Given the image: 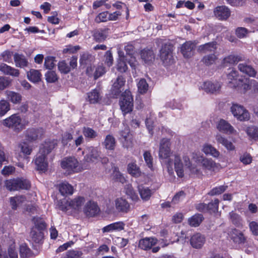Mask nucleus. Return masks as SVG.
<instances>
[{
	"mask_svg": "<svg viewBox=\"0 0 258 258\" xmlns=\"http://www.w3.org/2000/svg\"><path fill=\"white\" fill-rule=\"evenodd\" d=\"M174 169L179 177H183L184 175H200L202 174L201 169L192 164L187 156H183L181 158L179 155L174 156Z\"/></svg>",
	"mask_w": 258,
	"mask_h": 258,
	"instance_id": "nucleus-1",
	"label": "nucleus"
},
{
	"mask_svg": "<svg viewBox=\"0 0 258 258\" xmlns=\"http://www.w3.org/2000/svg\"><path fill=\"white\" fill-rule=\"evenodd\" d=\"M170 146L169 140L163 139L160 144L159 156L166 164L169 173L171 174L173 173V169L172 162L169 158L171 155Z\"/></svg>",
	"mask_w": 258,
	"mask_h": 258,
	"instance_id": "nucleus-2",
	"label": "nucleus"
},
{
	"mask_svg": "<svg viewBox=\"0 0 258 258\" xmlns=\"http://www.w3.org/2000/svg\"><path fill=\"white\" fill-rule=\"evenodd\" d=\"M86 155L84 156V162L82 164V169L91 168V164H96L100 161L101 152L97 147H88L86 149Z\"/></svg>",
	"mask_w": 258,
	"mask_h": 258,
	"instance_id": "nucleus-3",
	"label": "nucleus"
},
{
	"mask_svg": "<svg viewBox=\"0 0 258 258\" xmlns=\"http://www.w3.org/2000/svg\"><path fill=\"white\" fill-rule=\"evenodd\" d=\"M5 185L10 191L28 189L30 187V182L26 179L18 178L6 180Z\"/></svg>",
	"mask_w": 258,
	"mask_h": 258,
	"instance_id": "nucleus-4",
	"label": "nucleus"
},
{
	"mask_svg": "<svg viewBox=\"0 0 258 258\" xmlns=\"http://www.w3.org/2000/svg\"><path fill=\"white\" fill-rule=\"evenodd\" d=\"M192 159L197 163H201L205 170L214 171L218 166V164L212 159L206 158L200 153H193Z\"/></svg>",
	"mask_w": 258,
	"mask_h": 258,
	"instance_id": "nucleus-5",
	"label": "nucleus"
},
{
	"mask_svg": "<svg viewBox=\"0 0 258 258\" xmlns=\"http://www.w3.org/2000/svg\"><path fill=\"white\" fill-rule=\"evenodd\" d=\"M119 105L120 109L124 114L132 110L133 107V99L130 91L126 90L121 95Z\"/></svg>",
	"mask_w": 258,
	"mask_h": 258,
	"instance_id": "nucleus-6",
	"label": "nucleus"
},
{
	"mask_svg": "<svg viewBox=\"0 0 258 258\" xmlns=\"http://www.w3.org/2000/svg\"><path fill=\"white\" fill-rule=\"evenodd\" d=\"M230 111L233 116L239 121H247L250 118V114L243 106L233 104L230 108Z\"/></svg>",
	"mask_w": 258,
	"mask_h": 258,
	"instance_id": "nucleus-7",
	"label": "nucleus"
},
{
	"mask_svg": "<svg viewBox=\"0 0 258 258\" xmlns=\"http://www.w3.org/2000/svg\"><path fill=\"white\" fill-rule=\"evenodd\" d=\"M4 125L9 128H12L14 131L19 132L24 128V124L20 116L17 114H13L3 121Z\"/></svg>",
	"mask_w": 258,
	"mask_h": 258,
	"instance_id": "nucleus-8",
	"label": "nucleus"
},
{
	"mask_svg": "<svg viewBox=\"0 0 258 258\" xmlns=\"http://www.w3.org/2000/svg\"><path fill=\"white\" fill-rule=\"evenodd\" d=\"M160 57L165 66L173 63L174 59L172 55V47L167 44L163 45L160 50Z\"/></svg>",
	"mask_w": 258,
	"mask_h": 258,
	"instance_id": "nucleus-9",
	"label": "nucleus"
},
{
	"mask_svg": "<svg viewBox=\"0 0 258 258\" xmlns=\"http://www.w3.org/2000/svg\"><path fill=\"white\" fill-rule=\"evenodd\" d=\"M79 162L74 157L64 158L61 162V167L68 174L78 172Z\"/></svg>",
	"mask_w": 258,
	"mask_h": 258,
	"instance_id": "nucleus-10",
	"label": "nucleus"
},
{
	"mask_svg": "<svg viewBox=\"0 0 258 258\" xmlns=\"http://www.w3.org/2000/svg\"><path fill=\"white\" fill-rule=\"evenodd\" d=\"M46 156L40 152L36 155L35 159V164L36 169L42 172H45L47 170L48 162L46 160Z\"/></svg>",
	"mask_w": 258,
	"mask_h": 258,
	"instance_id": "nucleus-11",
	"label": "nucleus"
},
{
	"mask_svg": "<svg viewBox=\"0 0 258 258\" xmlns=\"http://www.w3.org/2000/svg\"><path fill=\"white\" fill-rule=\"evenodd\" d=\"M196 44L191 41H186L180 47V52L185 58H189L194 54Z\"/></svg>",
	"mask_w": 258,
	"mask_h": 258,
	"instance_id": "nucleus-12",
	"label": "nucleus"
},
{
	"mask_svg": "<svg viewBox=\"0 0 258 258\" xmlns=\"http://www.w3.org/2000/svg\"><path fill=\"white\" fill-rule=\"evenodd\" d=\"M217 128L220 132L226 134H237V131L234 127L224 119H220L218 121Z\"/></svg>",
	"mask_w": 258,
	"mask_h": 258,
	"instance_id": "nucleus-13",
	"label": "nucleus"
},
{
	"mask_svg": "<svg viewBox=\"0 0 258 258\" xmlns=\"http://www.w3.org/2000/svg\"><path fill=\"white\" fill-rule=\"evenodd\" d=\"M114 204L116 210L119 212L126 213L130 210V204L122 198H116L114 201Z\"/></svg>",
	"mask_w": 258,
	"mask_h": 258,
	"instance_id": "nucleus-14",
	"label": "nucleus"
},
{
	"mask_svg": "<svg viewBox=\"0 0 258 258\" xmlns=\"http://www.w3.org/2000/svg\"><path fill=\"white\" fill-rule=\"evenodd\" d=\"M214 13L218 19L225 20L230 17V10L225 6H218L214 9Z\"/></svg>",
	"mask_w": 258,
	"mask_h": 258,
	"instance_id": "nucleus-15",
	"label": "nucleus"
},
{
	"mask_svg": "<svg viewBox=\"0 0 258 258\" xmlns=\"http://www.w3.org/2000/svg\"><path fill=\"white\" fill-rule=\"evenodd\" d=\"M157 242V239L155 237H145L140 240L139 247L143 250H147L150 249L153 246L156 245Z\"/></svg>",
	"mask_w": 258,
	"mask_h": 258,
	"instance_id": "nucleus-16",
	"label": "nucleus"
},
{
	"mask_svg": "<svg viewBox=\"0 0 258 258\" xmlns=\"http://www.w3.org/2000/svg\"><path fill=\"white\" fill-rule=\"evenodd\" d=\"M44 131L42 128H31L27 131L26 137L27 140L32 142L40 139Z\"/></svg>",
	"mask_w": 258,
	"mask_h": 258,
	"instance_id": "nucleus-17",
	"label": "nucleus"
},
{
	"mask_svg": "<svg viewBox=\"0 0 258 258\" xmlns=\"http://www.w3.org/2000/svg\"><path fill=\"white\" fill-rule=\"evenodd\" d=\"M205 241V236L199 233L194 234L190 240L191 246L195 248H201L204 244Z\"/></svg>",
	"mask_w": 258,
	"mask_h": 258,
	"instance_id": "nucleus-18",
	"label": "nucleus"
},
{
	"mask_svg": "<svg viewBox=\"0 0 258 258\" xmlns=\"http://www.w3.org/2000/svg\"><path fill=\"white\" fill-rule=\"evenodd\" d=\"M202 88L207 92L213 93L220 89L221 84L217 81H207L204 83Z\"/></svg>",
	"mask_w": 258,
	"mask_h": 258,
	"instance_id": "nucleus-19",
	"label": "nucleus"
},
{
	"mask_svg": "<svg viewBox=\"0 0 258 258\" xmlns=\"http://www.w3.org/2000/svg\"><path fill=\"white\" fill-rule=\"evenodd\" d=\"M125 224L122 221L111 223L104 227L102 230L103 232H111L113 231H120L124 229Z\"/></svg>",
	"mask_w": 258,
	"mask_h": 258,
	"instance_id": "nucleus-20",
	"label": "nucleus"
},
{
	"mask_svg": "<svg viewBox=\"0 0 258 258\" xmlns=\"http://www.w3.org/2000/svg\"><path fill=\"white\" fill-rule=\"evenodd\" d=\"M238 70L250 77L255 78L257 74L256 70L250 65L246 63H241L238 66Z\"/></svg>",
	"mask_w": 258,
	"mask_h": 258,
	"instance_id": "nucleus-21",
	"label": "nucleus"
},
{
	"mask_svg": "<svg viewBox=\"0 0 258 258\" xmlns=\"http://www.w3.org/2000/svg\"><path fill=\"white\" fill-rule=\"evenodd\" d=\"M138 189L141 199L144 201H149L154 193L152 189L142 184L138 186Z\"/></svg>",
	"mask_w": 258,
	"mask_h": 258,
	"instance_id": "nucleus-22",
	"label": "nucleus"
},
{
	"mask_svg": "<svg viewBox=\"0 0 258 258\" xmlns=\"http://www.w3.org/2000/svg\"><path fill=\"white\" fill-rule=\"evenodd\" d=\"M125 82V79L121 76L117 78L112 88V93L113 95L116 97L119 95L123 90L122 87L124 86Z\"/></svg>",
	"mask_w": 258,
	"mask_h": 258,
	"instance_id": "nucleus-23",
	"label": "nucleus"
},
{
	"mask_svg": "<svg viewBox=\"0 0 258 258\" xmlns=\"http://www.w3.org/2000/svg\"><path fill=\"white\" fill-rule=\"evenodd\" d=\"M116 145V142L115 138L112 135L108 134L104 138L102 142L103 146L105 149L113 151L115 149Z\"/></svg>",
	"mask_w": 258,
	"mask_h": 258,
	"instance_id": "nucleus-24",
	"label": "nucleus"
},
{
	"mask_svg": "<svg viewBox=\"0 0 258 258\" xmlns=\"http://www.w3.org/2000/svg\"><path fill=\"white\" fill-rule=\"evenodd\" d=\"M19 148L20 149V153L22 154V155H19V157L21 158H27L31 154L33 151V146L27 142L20 143L19 145Z\"/></svg>",
	"mask_w": 258,
	"mask_h": 258,
	"instance_id": "nucleus-25",
	"label": "nucleus"
},
{
	"mask_svg": "<svg viewBox=\"0 0 258 258\" xmlns=\"http://www.w3.org/2000/svg\"><path fill=\"white\" fill-rule=\"evenodd\" d=\"M202 150L206 155H210L215 158H218L220 155L219 151L212 145L208 143L203 145Z\"/></svg>",
	"mask_w": 258,
	"mask_h": 258,
	"instance_id": "nucleus-26",
	"label": "nucleus"
},
{
	"mask_svg": "<svg viewBox=\"0 0 258 258\" xmlns=\"http://www.w3.org/2000/svg\"><path fill=\"white\" fill-rule=\"evenodd\" d=\"M84 212L89 216H93L99 212V209L96 203L93 202H88L84 208Z\"/></svg>",
	"mask_w": 258,
	"mask_h": 258,
	"instance_id": "nucleus-27",
	"label": "nucleus"
},
{
	"mask_svg": "<svg viewBox=\"0 0 258 258\" xmlns=\"http://www.w3.org/2000/svg\"><path fill=\"white\" fill-rule=\"evenodd\" d=\"M215 138L218 143L222 144L228 150L233 151L235 149V147L233 143L221 135L219 134H217Z\"/></svg>",
	"mask_w": 258,
	"mask_h": 258,
	"instance_id": "nucleus-28",
	"label": "nucleus"
},
{
	"mask_svg": "<svg viewBox=\"0 0 258 258\" xmlns=\"http://www.w3.org/2000/svg\"><path fill=\"white\" fill-rule=\"evenodd\" d=\"M0 71L6 75H11L14 77H18L19 71L12 68L5 63H2L0 65Z\"/></svg>",
	"mask_w": 258,
	"mask_h": 258,
	"instance_id": "nucleus-29",
	"label": "nucleus"
},
{
	"mask_svg": "<svg viewBox=\"0 0 258 258\" xmlns=\"http://www.w3.org/2000/svg\"><path fill=\"white\" fill-rule=\"evenodd\" d=\"M229 236L231 239L235 243H243L245 240L243 234L236 229H233L230 232Z\"/></svg>",
	"mask_w": 258,
	"mask_h": 258,
	"instance_id": "nucleus-30",
	"label": "nucleus"
},
{
	"mask_svg": "<svg viewBox=\"0 0 258 258\" xmlns=\"http://www.w3.org/2000/svg\"><path fill=\"white\" fill-rule=\"evenodd\" d=\"M109 29L108 28L100 29L96 30L93 34L94 40L97 42H102L107 38Z\"/></svg>",
	"mask_w": 258,
	"mask_h": 258,
	"instance_id": "nucleus-31",
	"label": "nucleus"
},
{
	"mask_svg": "<svg viewBox=\"0 0 258 258\" xmlns=\"http://www.w3.org/2000/svg\"><path fill=\"white\" fill-rule=\"evenodd\" d=\"M56 145V143L55 141H46L42 145L39 152L47 155L54 148Z\"/></svg>",
	"mask_w": 258,
	"mask_h": 258,
	"instance_id": "nucleus-32",
	"label": "nucleus"
},
{
	"mask_svg": "<svg viewBox=\"0 0 258 258\" xmlns=\"http://www.w3.org/2000/svg\"><path fill=\"white\" fill-rule=\"evenodd\" d=\"M59 190L62 196L72 195L74 192L73 187L67 182L59 184Z\"/></svg>",
	"mask_w": 258,
	"mask_h": 258,
	"instance_id": "nucleus-33",
	"label": "nucleus"
},
{
	"mask_svg": "<svg viewBox=\"0 0 258 258\" xmlns=\"http://www.w3.org/2000/svg\"><path fill=\"white\" fill-rule=\"evenodd\" d=\"M127 171L129 174L136 177L140 176L142 174L140 167L137 166L136 161L128 163Z\"/></svg>",
	"mask_w": 258,
	"mask_h": 258,
	"instance_id": "nucleus-34",
	"label": "nucleus"
},
{
	"mask_svg": "<svg viewBox=\"0 0 258 258\" xmlns=\"http://www.w3.org/2000/svg\"><path fill=\"white\" fill-rule=\"evenodd\" d=\"M14 59L17 67L24 68L28 65V61L26 58L22 54L15 53L14 56Z\"/></svg>",
	"mask_w": 258,
	"mask_h": 258,
	"instance_id": "nucleus-35",
	"label": "nucleus"
},
{
	"mask_svg": "<svg viewBox=\"0 0 258 258\" xmlns=\"http://www.w3.org/2000/svg\"><path fill=\"white\" fill-rule=\"evenodd\" d=\"M7 98L14 104H19L22 100V96L20 94L11 91L6 92Z\"/></svg>",
	"mask_w": 258,
	"mask_h": 258,
	"instance_id": "nucleus-36",
	"label": "nucleus"
},
{
	"mask_svg": "<svg viewBox=\"0 0 258 258\" xmlns=\"http://www.w3.org/2000/svg\"><path fill=\"white\" fill-rule=\"evenodd\" d=\"M41 75L39 71L31 69L27 72V78L33 83H36L40 81Z\"/></svg>",
	"mask_w": 258,
	"mask_h": 258,
	"instance_id": "nucleus-37",
	"label": "nucleus"
},
{
	"mask_svg": "<svg viewBox=\"0 0 258 258\" xmlns=\"http://www.w3.org/2000/svg\"><path fill=\"white\" fill-rule=\"evenodd\" d=\"M85 203V199L82 197H78L69 202V205L73 209L79 210Z\"/></svg>",
	"mask_w": 258,
	"mask_h": 258,
	"instance_id": "nucleus-38",
	"label": "nucleus"
},
{
	"mask_svg": "<svg viewBox=\"0 0 258 258\" xmlns=\"http://www.w3.org/2000/svg\"><path fill=\"white\" fill-rule=\"evenodd\" d=\"M229 218L231 222L236 227H241L242 226V220L238 214L232 211L229 213Z\"/></svg>",
	"mask_w": 258,
	"mask_h": 258,
	"instance_id": "nucleus-39",
	"label": "nucleus"
},
{
	"mask_svg": "<svg viewBox=\"0 0 258 258\" xmlns=\"http://www.w3.org/2000/svg\"><path fill=\"white\" fill-rule=\"evenodd\" d=\"M119 58L117 61V70L121 73L125 72L127 69L126 60L125 56L121 55V52H119Z\"/></svg>",
	"mask_w": 258,
	"mask_h": 258,
	"instance_id": "nucleus-40",
	"label": "nucleus"
},
{
	"mask_svg": "<svg viewBox=\"0 0 258 258\" xmlns=\"http://www.w3.org/2000/svg\"><path fill=\"white\" fill-rule=\"evenodd\" d=\"M216 49V43L215 42H210L200 45L199 47L198 50L202 52L206 53L208 52H213Z\"/></svg>",
	"mask_w": 258,
	"mask_h": 258,
	"instance_id": "nucleus-41",
	"label": "nucleus"
},
{
	"mask_svg": "<svg viewBox=\"0 0 258 258\" xmlns=\"http://www.w3.org/2000/svg\"><path fill=\"white\" fill-rule=\"evenodd\" d=\"M32 240L36 243H41L43 238V234L38 229H33L30 233Z\"/></svg>",
	"mask_w": 258,
	"mask_h": 258,
	"instance_id": "nucleus-42",
	"label": "nucleus"
},
{
	"mask_svg": "<svg viewBox=\"0 0 258 258\" xmlns=\"http://www.w3.org/2000/svg\"><path fill=\"white\" fill-rule=\"evenodd\" d=\"M141 57L146 63H147L154 59V55L152 50L144 49L141 52Z\"/></svg>",
	"mask_w": 258,
	"mask_h": 258,
	"instance_id": "nucleus-43",
	"label": "nucleus"
},
{
	"mask_svg": "<svg viewBox=\"0 0 258 258\" xmlns=\"http://www.w3.org/2000/svg\"><path fill=\"white\" fill-rule=\"evenodd\" d=\"M26 200L25 197L23 196L12 197L10 198L11 204L13 209H16L21 204Z\"/></svg>",
	"mask_w": 258,
	"mask_h": 258,
	"instance_id": "nucleus-44",
	"label": "nucleus"
},
{
	"mask_svg": "<svg viewBox=\"0 0 258 258\" xmlns=\"http://www.w3.org/2000/svg\"><path fill=\"white\" fill-rule=\"evenodd\" d=\"M203 220L201 214H196L188 219V223L191 226L197 227L199 226Z\"/></svg>",
	"mask_w": 258,
	"mask_h": 258,
	"instance_id": "nucleus-45",
	"label": "nucleus"
},
{
	"mask_svg": "<svg viewBox=\"0 0 258 258\" xmlns=\"http://www.w3.org/2000/svg\"><path fill=\"white\" fill-rule=\"evenodd\" d=\"M94 60V57L88 53H83L80 57V62L81 65H89Z\"/></svg>",
	"mask_w": 258,
	"mask_h": 258,
	"instance_id": "nucleus-46",
	"label": "nucleus"
},
{
	"mask_svg": "<svg viewBox=\"0 0 258 258\" xmlns=\"http://www.w3.org/2000/svg\"><path fill=\"white\" fill-rule=\"evenodd\" d=\"M125 194L130 197V198L134 201H137L139 200V197L137 194L134 189L132 186L130 184H127L125 187Z\"/></svg>",
	"mask_w": 258,
	"mask_h": 258,
	"instance_id": "nucleus-47",
	"label": "nucleus"
},
{
	"mask_svg": "<svg viewBox=\"0 0 258 258\" xmlns=\"http://www.w3.org/2000/svg\"><path fill=\"white\" fill-rule=\"evenodd\" d=\"M6 258H18V252L14 244L11 245L8 249L7 252H5Z\"/></svg>",
	"mask_w": 258,
	"mask_h": 258,
	"instance_id": "nucleus-48",
	"label": "nucleus"
},
{
	"mask_svg": "<svg viewBox=\"0 0 258 258\" xmlns=\"http://www.w3.org/2000/svg\"><path fill=\"white\" fill-rule=\"evenodd\" d=\"M20 253L23 257H29L32 255V252L26 244H22L20 245Z\"/></svg>",
	"mask_w": 258,
	"mask_h": 258,
	"instance_id": "nucleus-49",
	"label": "nucleus"
},
{
	"mask_svg": "<svg viewBox=\"0 0 258 258\" xmlns=\"http://www.w3.org/2000/svg\"><path fill=\"white\" fill-rule=\"evenodd\" d=\"M219 201L215 199L214 201L207 205V210L210 213H215L218 211L219 208Z\"/></svg>",
	"mask_w": 258,
	"mask_h": 258,
	"instance_id": "nucleus-50",
	"label": "nucleus"
},
{
	"mask_svg": "<svg viewBox=\"0 0 258 258\" xmlns=\"http://www.w3.org/2000/svg\"><path fill=\"white\" fill-rule=\"evenodd\" d=\"M100 99L99 93L96 90H94L88 94V101L91 103H97Z\"/></svg>",
	"mask_w": 258,
	"mask_h": 258,
	"instance_id": "nucleus-51",
	"label": "nucleus"
},
{
	"mask_svg": "<svg viewBox=\"0 0 258 258\" xmlns=\"http://www.w3.org/2000/svg\"><path fill=\"white\" fill-rule=\"evenodd\" d=\"M10 109L9 103L5 100L0 101V116L4 115Z\"/></svg>",
	"mask_w": 258,
	"mask_h": 258,
	"instance_id": "nucleus-52",
	"label": "nucleus"
},
{
	"mask_svg": "<svg viewBox=\"0 0 258 258\" xmlns=\"http://www.w3.org/2000/svg\"><path fill=\"white\" fill-rule=\"evenodd\" d=\"M148 84L145 79H141L138 83V91L141 94L145 93L148 90Z\"/></svg>",
	"mask_w": 258,
	"mask_h": 258,
	"instance_id": "nucleus-53",
	"label": "nucleus"
},
{
	"mask_svg": "<svg viewBox=\"0 0 258 258\" xmlns=\"http://www.w3.org/2000/svg\"><path fill=\"white\" fill-rule=\"evenodd\" d=\"M83 133L86 138L91 139L95 138L97 136V133L90 127H84Z\"/></svg>",
	"mask_w": 258,
	"mask_h": 258,
	"instance_id": "nucleus-54",
	"label": "nucleus"
},
{
	"mask_svg": "<svg viewBox=\"0 0 258 258\" xmlns=\"http://www.w3.org/2000/svg\"><path fill=\"white\" fill-rule=\"evenodd\" d=\"M246 133L248 136L254 139L258 138V127L252 126L247 127Z\"/></svg>",
	"mask_w": 258,
	"mask_h": 258,
	"instance_id": "nucleus-55",
	"label": "nucleus"
},
{
	"mask_svg": "<svg viewBox=\"0 0 258 258\" xmlns=\"http://www.w3.org/2000/svg\"><path fill=\"white\" fill-rule=\"evenodd\" d=\"M226 185H220L213 188L209 192L211 196H215L220 195L224 192L227 188Z\"/></svg>",
	"mask_w": 258,
	"mask_h": 258,
	"instance_id": "nucleus-56",
	"label": "nucleus"
},
{
	"mask_svg": "<svg viewBox=\"0 0 258 258\" xmlns=\"http://www.w3.org/2000/svg\"><path fill=\"white\" fill-rule=\"evenodd\" d=\"M108 13L103 12L99 14L95 19V21L97 23L105 22L109 21Z\"/></svg>",
	"mask_w": 258,
	"mask_h": 258,
	"instance_id": "nucleus-57",
	"label": "nucleus"
},
{
	"mask_svg": "<svg viewBox=\"0 0 258 258\" xmlns=\"http://www.w3.org/2000/svg\"><path fill=\"white\" fill-rule=\"evenodd\" d=\"M145 161L149 168L152 169L153 168V158L150 152L145 151L143 154Z\"/></svg>",
	"mask_w": 258,
	"mask_h": 258,
	"instance_id": "nucleus-58",
	"label": "nucleus"
},
{
	"mask_svg": "<svg viewBox=\"0 0 258 258\" xmlns=\"http://www.w3.org/2000/svg\"><path fill=\"white\" fill-rule=\"evenodd\" d=\"M240 60V57H239L238 56L230 55L224 58V63L234 64L235 63H237Z\"/></svg>",
	"mask_w": 258,
	"mask_h": 258,
	"instance_id": "nucleus-59",
	"label": "nucleus"
},
{
	"mask_svg": "<svg viewBox=\"0 0 258 258\" xmlns=\"http://www.w3.org/2000/svg\"><path fill=\"white\" fill-rule=\"evenodd\" d=\"M45 79L48 83H53L57 80V77L55 72L48 71L45 74Z\"/></svg>",
	"mask_w": 258,
	"mask_h": 258,
	"instance_id": "nucleus-60",
	"label": "nucleus"
},
{
	"mask_svg": "<svg viewBox=\"0 0 258 258\" xmlns=\"http://www.w3.org/2000/svg\"><path fill=\"white\" fill-rule=\"evenodd\" d=\"M252 160V157L247 153H243L239 157V160L244 165L249 164L251 163Z\"/></svg>",
	"mask_w": 258,
	"mask_h": 258,
	"instance_id": "nucleus-61",
	"label": "nucleus"
},
{
	"mask_svg": "<svg viewBox=\"0 0 258 258\" xmlns=\"http://www.w3.org/2000/svg\"><path fill=\"white\" fill-rule=\"evenodd\" d=\"M59 71L63 74H68L71 71L70 67L67 64L65 61H61L58 63Z\"/></svg>",
	"mask_w": 258,
	"mask_h": 258,
	"instance_id": "nucleus-62",
	"label": "nucleus"
},
{
	"mask_svg": "<svg viewBox=\"0 0 258 258\" xmlns=\"http://www.w3.org/2000/svg\"><path fill=\"white\" fill-rule=\"evenodd\" d=\"M44 66L49 70H51L55 66V58L52 56H47L45 58Z\"/></svg>",
	"mask_w": 258,
	"mask_h": 258,
	"instance_id": "nucleus-63",
	"label": "nucleus"
},
{
	"mask_svg": "<svg viewBox=\"0 0 258 258\" xmlns=\"http://www.w3.org/2000/svg\"><path fill=\"white\" fill-rule=\"evenodd\" d=\"M216 56L214 54H210L204 57L203 61L207 66L214 63L216 59Z\"/></svg>",
	"mask_w": 258,
	"mask_h": 258,
	"instance_id": "nucleus-64",
	"label": "nucleus"
}]
</instances>
